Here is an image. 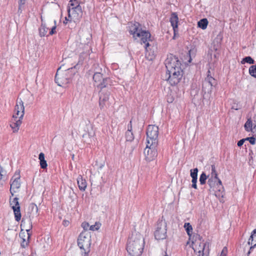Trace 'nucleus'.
Listing matches in <instances>:
<instances>
[{
    "mask_svg": "<svg viewBox=\"0 0 256 256\" xmlns=\"http://www.w3.org/2000/svg\"><path fill=\"white\" fill-rule=\"evenodd\" d=\"M248 72L252 76L256 78V64L251 66L249 68Z\"/></svg>",
    "mask_w": 256,
    "mask_h": 256,
    "instance_id": "nucleus-28",
    "label": "nucleus"
},
{
    "mask_svg": "<svg viewBox=\"0 0 256 256\" xmlns=\"http://www.w3.org/2000/svg\"><path fill=\"white\" fill-rule=\"evenodd\" d=\"M78 245L84 250V256H87L91 245V237L88 232L82 231L80 234L78 239Z\"/></svg>",
    "mask_w": 256,
    "mask_h": 256,
    "instance_id": "nucleus-5",
    "label": "nucleus"
},
{
    "mask_svg": "<svg viewBox=\"0 0 256 256\" xmlns=\"http://www.w3.org/2000/svg\"><path fill=\"white\" fill-rule=\"evenodd\" d=\"M144 239L140 234H132L129 238L126 250L130 256H140L144 250Z\"/></svg>",
    "mask_w": 256,
    "mask_h": 256,
    "instance_id": "nucleus-3",
    "label": "nucleus"
},
{
    "mask_svg": "<svg viewBox=\"0 0 256 256\" xmlns=\"http://www.w3.org/2000/svg\"><path fill=\"white\" fill-rule=\"evenodd\" d=\"M198 169L197 168H195L193 170H190V176L192 178H198Z\"/></svg>",
    "mask_w": 256,
    "mask_h": 256,
    "instance_id": "nucleus-32",
    "label": "nucleus"
},
{
    "mask_svg": "<svg viewBox=\"0 0 256 256\" xmlns=\"http://www.w3.org/2000/svg\"><path fill=\"white\" fill-rule=\"evenodd\" d=\"M246 140H245V138H243V139H242L240 140L238 142V146H241L243 145L244 142L246 141Z\"/></svg>",
    "mask_w": 256,
    "mask_h": 256,
    "instance_id": "nucleus-42",
    "label": "nucleus"
},
{
    "mask_svg": "<svg viewBox=\"0 0 256 256\" xmlns=\"http://www.w3.org/2000/svg\"><path fill=\"white\" fill-rule=\"evenodd\" d=\"M158 144L153 146L151 143H146V148L144 150V154L146 160L150 162L154 160L157 156L156 147Z\"/></svg>",
    "mask_w": 256,
    "mask_h": 256,
    "instance_id": "nucleus-8",
    "label": "nucleus"
},
{
    "mask_svg": "<svg viewBox=\"0 0 256 256\" xmlns=\"http://www.w3.org/2000/svg\"><path fill=\"white\" fill-rule=\"evenodd\" d=\"M4 172L3 168L0 165V180L3 178L2 173Z\"/></svg>",
    "mask_w": 256,
    "mask_h": 256,
    "instance_id": "nucleus-44",
    "label": "nucleus"
},
{
    "mask_svg": "<svg viewBox=\"0 0 256 256\" xmlns=\"http://www.w3.org/2000/svg\"><path fill=\"white\" fill-rule=\"evenodd\" d=\"M82 226L84 230V231H87L89 227V224L88 222H82Z\"/></svg>",
    "mask_w": 256,
    "mask_h": 256,
    "instance_id": "nucleus-39",
    "label": "nucleus"
},
{
    "mask_svg": "<svg viewBox=\"0 0 256 256\" xmlns=\"http://www.w3.org/2000/svg\"><path fill=\"white\" fill-rule=\"evenodd\" d=\"M98 228L99 226L96 224L92 225L90 228V230H98Z\"/></svg>",
    "mask_w": 256,
    "mask_h": 256,
    "instance_id": "nucleus-41",
    "label": "nucleus"
},
{
    "mask_svg": "<svg viewBox=\"0 0 256 256\" xmlns=\"http://www.w3.org/2000/svg\"><path fill=\"white\" fill-rule=\"evenodd\" d=\"M210 177L218 178V174L216 171V166L214 164L211 165Z\"/></svg>",
    "mask_w": 256,
    "mask_h": 256,
    "instance_id": "nucleus-31",
    "label": "nucleus"
},
{
    "mask_svg": "<svg viewBox=\"0 0 256 256\" xmlns=\"http://www.w3.org/2000/svg\"><path fill=\"white\" fill-rule=\"evenodd\" d=\"M228 252V249L226 247H224L222 251L220 256H226Z\"/></svg>",
    "mask_w": 256,
    "mask_h": 256,
    "instance_id": "nucleus-40",
    "label": "nucleus"
},
{
    "mask_svg": "<svg viewBox=\"0 0 256 256\" xmlns=\"http://www.w3.org/2000/svg\"><path fill=\"white\" fill-rule=\"evenodd\" d=\"M20 172H16L10 180V192L12 196L16 192L14 190H18L20 186Z\"/></svg>",
    "mask_w": 256,
    "mask_h": 256,
    "instance_id": "nucleus-12",
    "label": "nucleus"
},
{
    "mask_svg": "<svg viewBox=\"0 0 256 256\" xmlns=\"http://www.w3.org/2000/svg\"><path fill=\"white\" fill-rule=\"evenodd\" d=\"M68 18H67V17L65 18V20L64 21V24H66L68 21H71L72 18L70 20L69 18L72 17L70 14V8H68Z\"/></svg>",
    "mask_w": 256,
    "mask_h": 256,
    "instance_id": "nucleus-34",
    "label": "nucleus"
},
{
    "mask_svg": "<svg viewBox=\"0 0 256 256\" xmlns=\"http://www.w3.org/2000/svg\"><path fill=\"white\" fill-rule=\"evenodd\" d=\"M126 140L128 142H132L134 139V134L132 132L127 130L125 134Z\"/></svg>",
    "mask_w": 256,
    "mask_h": 256,
    "instance_id": "nucleus-26",
    "label": "nucleus"
},
{
    "mask_svg": "<svg viewBox=\"0 0 256 256\" xmlns=\"http://www.w3.org/2000/svg\"><path fill=\"white\" fill-rule=\"evenodd\" d=\"M33 206V207H35V208H36V211L38 210V207H37V206H36V205H35V204H34V205H33V206Z\"/></svg>",
    "mask_w": 256,
    "mask_h": 256,
    "instance_id": "nucleus-52",
    "label": "nucleus"
},
{
    "mask_svg": "<svg viewBox=\"0 0 256 256\" xmlns=\"http://www.w3.org/2000/svg\"><path fill=\"white\" fill-rule=\"evenodd\" d=\"M86 40H90V38H86Z\"/></svg>",
    "mask_w": 256,
    "mask_h": 256,
    "instance_id": "nucleus-55",
    "label": "nucleus"
},
{
    "mask_svg": "<svg viewBox=\"0 0 256 256\" xmlns=\"http://www.w3.org/2000/svg\"><path fill=\"white\" fill-rule=\"evenodd\" d=\"M10 206L12 209L14 215V218L16 222H19L21 219L20 207L18 202V198H14L10 200Z\"/></svg>",
    "mask_w": 256,
    "mask_h": 256,
    "instance_id": "nucleus-10",
    "label": "nucleus"
},
{
    "mask_svg": "<svg viewBox=\"0 0 256 256\" xmlns=\"http://www.w3.org/2000/svg\"><path fill=\"white\" fill-rule=\"evenodd\" d=\"M110 92L104 90H102L100 94L99 105L101 109L109 106Z\"/></svg>",
    "mask_w": 256,
    "mask_h": 256,
    "instance_id": "nucleus-11",
    "label": "nucleus"
},
{
    "mask_svg": "<svg viewBox=\"0 0 256 256\" xmlns=\"http://www.w3.org/2000/svg\"><path fill=\"white\" fill-rule=\"evenodd\" d=\"M30 228L28 230H26V232H27L28 234V238H30V232L31 229L32 228V223L31 222H30Z\"/></svg>",
    "mask_w": 256,
    "mask_h": 256,
    "instance_id": "nucleus-46",
    "label": "nucleus"
},
{
    "mask_svg": "<svg viewBox=\"0 0 256 256\" xmlns=\"http://www.w3.org/2000/svg\"><path fill=\"white\" fill-rule=\"evenodd\" d=\"M154 236L156 240H164L166 236V224L162 221L158 223Z\"/></svg>",
    "mask_w": 256,
    "mask_h": 256,
    "instance_id": "nucleus-9",
    "label": "nucleus"
},
{
    "mask_svg": "<svg viewBox=\"0 0 256 256\" xmlns=\"http://www.w3.org/2000/svg\"><path fill=\"white\" fill-rule=\"evenodd\" d=\"M158 128L155 125H149L146 130V143H151L153 146L158 144Z\"/></svg>",
    "mask_w": 256,
    "mask_h": 256,
    "instance_id": "nucleus-6",
    "label": "nucleus"
},
{
    "mask_svg": "<svg viewBox=\"0 0 256 256\" xmlns=\"http://www.w3.org/2000/svg\"><path fill=\"white\" fill-rule=\"evenodd\" d=\"M208 20L206 18H202L198 22V26L202 30H205L208 26Z\"/></svg>",
    "mask_w": 256,
    "mask_h": 256,
    "instance_id": "nucleus-23",
    "label": "nucleus"
},
{
    "mask_svg": "<svg viewBox=\"0 0 256 256\" xmlns=\"http://www.w3.org/2000/svg\"><path fill=\"white\" fill-rule=\"evenodd\" d=\"M217 85V80L212 75L210 70L207 72L206 77L202 84V92L204 96L210 98L214 88Z\"/></svg>",
    "mask_w": 256,
    "mask_h": 256,
    "instance_id": "nucleus-4",
    "label": "nucleus"
},
{
    "mask_svg": "<svg viewBox=\"0 0 256 256\" xmlns=\"http://www.w3.org/2000/svg\"><path fill=\"white\" fill-rule=\"evenodd\" d=\"M252 121L248 119L244 124V128L246 131L249 132L252 130Z\"/></svg>",
    "mask_w": 256,
    "mask_h": 256,
    "instance_id": "nucleus-27",
    "label": "nucleus"
},
{
    "mask_svg": "<svg viewBox=\"0 0 256 256\" xmlns=\"http://www.w3.org/2000/svg\"><path fill=\"white\" fill-rule=\"evenodd\" d=\"M40 166L42 168H46L48 166L46 161V160L40 161Z\"/></svg>",
    "mask_w": 256,
    "mask_h": 256,
    "instance_id": "nucleus-36",
    "label": "nucleus"
},
{
    "mask_svg": "<svg viewBox=\"0 0 256 256\" xmlns=\"http://www.w3.org/2000/svg\"><path fill=\"white\" fill-rule=\"evenodd\" d=\"M70 6L72 7H74L78 4H80V2H78V0H70Z\"/></svg>",
    "mask_w": 256,
    "mask_h": 256,
    "instance_id": "nucleus-37",
    "label": "nucleus"
},
{
    "mask_svg": "<svg viewBox=\"0 0 256 256\" xmlns=\"http://www.w3.org/2000/svg\"><path fill=\"white\" fill-rule=\"evenodd\" d=\"M28 242H26L24 239H23V242L21 243V246L24 248L28 246Z\"/></svg>",
    "mask_w": 256,
    "mask_h": 256,
    "instance_id": "nucleus-45",
    "label": "nucleus"
},
{
    "mask_svg": "<svg viewBox=\"0 0 256 256\" xmlns=\"http://www.w3.org/2000/svg\"><path fill=\"white\" fill-rule=\"evenodd\" d=\"M26 0H18V12H22V8L26 4Z\"/></svg>",
    "mask_w": 256,
    "mask_h": 256,
    "instance_id": "nucleus-33",
    "label": "nucleus"
},
{
    "mask_svg": "<svg viewBox=\"0 0 256 256\" xmlns=\"http://www.w3.org/2000/svg\"><path fill=\"white\" fill-rule=\"evenodd\" d=\"M128 27L130 34L134 40L140 38V44H144V48L147 51L148 48L150 46L149 42L152 41L150 32L142 30V24L138 22H130Z\"/></svg>",
    "mask_w": 256,
    "mask_h": 256,
    "instance_id": "nucleus-2",
    "label": "nucleus"
},
{
    "mask_svg": "<svg viewBox=\"0 0 256 256\" xmlns=\"http://www.w3.org/2000/svg\"><path fill=\"white\" fill-rule=\"evenodd\" d=\"M164 256H168L166 254H166L164 255Z\"/></svg>",
    "mask_w": 256,
    "mask_h": 256,
    "instance_id": "nucleus-56",
    "label": "nucleus"
},
{
    "mask_svg": "<svg viewBox=\"0 0 256 256\" xmlns=\"http://www.w3.org/2000/svg\"><path fill=\"white\" fill-rule=\"evenodd\" d=\"M216 178L210 177L208 181V184L210 188H213L216 182Z\"/></svg>",
    "mask_w": 256,
    "mask_h": 256,
    "instance_id": "nucleus-29",
    "label": "nucleus"
},
{
    "mask_svg": "<svg viewBox=\"0 0 256 256\" xmlns=\"http://www.w3.org/2000/svg\"><path fill=\"white\" fill-rule=\"evenodd\" d=\"M192 186L195 188V189H196L197 188V185H196V184H192Z\"/></svg>",
    "mask_w": 256,
    "mask_h": 256,
    "instance_id": "nucleus-50",
    "label": "nucleus"
},
{
    "mask_svg": "<svg viewBox=\"0 0 256 256\" xmlns=\"http://www.w3.org/2000/svg\"><path fill=\"white\" fill-rule=\"evenodd\" d=\"M216 185H220V186H222V181L220 180L218 178V179H216Z\"/></svg>",
    "mask_w": 256,
    "mask_h": 256,
    "instance_id": "nucleus-48",
    "label": "nucleus"
},
{
    "mask_svg": "<svg viewBox=\"0 0 256 256\" xmlns=\"http://www.w3.org/2000/svg\"><path fill=\"white\" fill-rule=\"evenodd\" d=\"M68 222H69L68 221H64V224L65 226H67L68 224Z\"/></svg>",
    "mask_w": 256,
    "mask_h": 256,
    "instance_id": "nucleus-51",
    "label": "nucleus"
},
{
    "mask_svg": "<svg viewBox=\"0 0 256 256\" xmlns=\"http://www.w3.org/2000/svg\"><path fill=\"white\" fill-rule=\"evenodd\" d=\"M72 16L74 20H78L82 17V10L80 4H78L72 8Z\"/></svg>",
    "mask_w": 256,
    "mask_h": 256,
    "instance_id": "nucleus-15",
    "label": "nucleus"
},
{
    "mask_svg": "<svg viewBox=\"0 0 256 256\" xmlns=\"http://www.w3.org/2000/svg\"><path fill=\"white\" fill-rule=\"evenodd\" d=\"M247 246L248 248H249V250L247 252V256H250L252 249L256 246V229L252 230L251 236L246 244V246Z\"/></svg>",
    "mask_w": 256,
    "mask_h": 256,
    "instance_id": "nucleus-14",
    "label": "nucleus"
},
{
    "mask_svg": "<svg viewBox=\"0 0 256 256\" xmlns=\"http://www.w3.org/2000/svg\"><path fill=\"white\" fill-rule=\"evenodd\" d=\"M168 102H172V100H170V101H168Z\"/></svg>",
    "mask_w": 256,
    "mask_h": 256,
    "instance_id": "nucleus-54",
    "label": "nucleus"
},
{
    "mask_svg": "<svg viewBox=\"0 0 256 256\" xmlns=\"http://www.w3.org/2000/svg\"><path fill=\"white\" fill-rule=\"evenodd\" d=\"M246 140H248L252 144H254L256 143V138L254 136L248 137L245 138Z\"/></svg>",
    "mask_w": 256,
    "mask_h": 256,
    "instance_id": "nucleus-35",
    "label": "nucleus"
},
{
    "mask_svg": "<svg viewBox=\"0 0 256 256\" xmlns=\"http://www.w3.org/2000/svg\"><path fill=\"white\" fill-rule=\"evenodd\" d=\"M77 183L80 190L81 191L85 190L87 186L86 182L80 175L77 178Z\"/></svg>",
    "mask_w": 256,
    "mask_h": 256,
    "instance_id": "nucleus-18",
    "label": "nucleus"
},
{
    "mask_svg": "<svg viewBox=\"0 0 256 256\" xmlns=\"http://www.w3.org/2000/svg\"><path fill=\"white\" fill-rule=\"evenodd\" d=\"M241 63L242 64H244L246 63L254 64V60L251 56H248L242 58V60L241 61Z\"/></svg>",
    "mask_w": 256,
    "mask_h": 256,
    "instance_id": "nucleus-25",
    "label": "nucleus"
},
{
    "mask_svg": "<svg viewBox=\"0 0 256 256\" xmlns=\"http://www.w3.org/2000/svg\"><path fill=\"white\" fill-rule=\"evenodd\" d=\"M168 102H172V100H170V101H168Z\"/></svg>",
    "mask_w": 256,
    "mask_h": 256,
    "instance_id": "nucleus-53",
    "label": "nucleus"
},
{
    "mask_svg": "<svg viewBox=\"0 0 256 256\" xmlns=\"http://www.w3.org/2000/svg\"><path fill=\"white\" fill-rule=\"evenodd\" d=\"M104 78L100 72H96L93 76L94 85L96 86V84L100 83Z\"/></svg>",
    "mask_w": 256,
    "mask_h": 256,
    "instance_id": "nucleus-20",
    "label": "nucleus"
},
{
    "mask_svg": "<svg viewBox=\"0 0 256 256\" xmlns=\"http://www.w3.org/2000/svg\"><path fill=\"white\" fill-rule=\"evenodd\" d=\"M54 22L55 25L52 28L51 30H50V32H49L50 35H52L56 32V20H54Z\"/></svg>",
    "mask_w": 256,
    "mask_h": 256,
    "instance_id": "nucleus-38",
    "label": "nucleus"
},
{
    "mask_svg": "<svg viewBox=\"0 0 256 256\" xmlns=\"http://www.w3.org/2000/svg\"><path fill=\"white\" fill-rule=\"evenodd\" d=\"M24 113V102L21 99H18L16 100V104L14 108V114L13 115V118H22Z\"/></svg>",
    "mask_w": 256,
    "mask_h": 256,
    "instance_id": "nucleus-13",
    "label": "nucleus"
},
{
    "mask_svg": "<svg viewBox=\"0 0 256 256\" xmlns=\"http://www.w3.org/2000/svg\"><path fill=\"white\" fill-rule=\"evenodd\" d=\"M208 178L206 174L203 172L200 176L199 181L200 184H206V180Z\"/></svg>",
    "mask_w": 256,
    "mask_h": 256,
    "instance_id": "nucleus-30",
    "label": "nucleus"
},
{
    "mask_svg": "<svg viewBox=\"0 0 256 256\" xmlns=\"http://www.w3.org/2000/svg\"><path fill=\"white\" fill-rule=\"evenodd\" d=\"M184 228H185L186 231L187 232V234L189 236H191L192 232V225L189 222H186L184 224Z\"/></svg>",
    "mask_w": 256,
    "mask_h": 256,
    "instance_id": "nucleus-24",
    "label": "nucleus"
},
{
    "mask_svg": "<svg viewBox=\"0 0 256 256\" xmlns=\"http://www.w3.org/2000/svg\"><path fill=\"white\" fill-rule=\"evenodd\" d=\"M132 121L130 122V124L128 126V130L132 132Z\"/></svg>",
    "mask_w": 256,
    "mask_h": 256,
    "instance_id": "nucleus-47",
    "label": "nucleus"
},
{
    "mask_svg": "<svg viewBox=\"0 0 256 256\" xmlns=\"http://www.w3.org/2000/svg\"><path fill=\"white\" fill-rule=\"evenodd\" d=\"M14 122L10 124V127L13 130L14 132H16L19 129V126L22 124V118H14Z\"/></svg>",
    "mask_w": 256,
    "mask_h": 256,
    "instance_id": "nucleus-19",
    "label": "nucleus"
},
{
    "mask_svg": "<svg viewBox=\"0 0 256 256\" xmlns=\"http://www.w3.org/2000/svg\"><path fill=\"white\" fill-rule=\"evenodd\" d=\"M198 178H192V184H196Z\"/></svg>",
    "mask_w": 256,
    "mask_h": 256,
    "instance_id": "nucleus-49",
    "label": "nucleus"
},
{
    "mask_svg": "<svg viewBox=\"0 0 256 256\" xmlns=\"http://www.w3.org/2000/svg\"><path fill=\"white\" fill-rule=\"evenodd\" d=\"M60 68H59L56 73L55 76V82L60 86H62L63 84H66L69 83L70 80L74 75V72H72L73 68H70L67 70L65 72V76H60L59 71Z\"/></svg>",
    "mask_w": 256,
    "mask_h": 256,
    "instance_id": "nucleus-7",
    "label": "nucleus"
},
{
    "mask_svg": "<svg viewBox=\"0 0 256 256\" xmlns=\"http://www.w3.org/2000/svg\"><path fill=\"white\" fill-rule=\"evenodd\" d=\"M48 28L44 24H42L40 28H39V34L40 37L44 36L47 32Z\"/></svg>",
    "mask_w": 256,
    "mask_h": 256,
    "instance_id": "nucleus-22",
    "label": "nucleus"
},
{
    "mask_svg": "<svg viewBox=\"0 0 256 256\" xmlns=\"http://www.w3.org/2000/svg\"><path fill=\"white\" fill-rule=\"evenodd\" d=\"M209 244L208 242L205 243H201L198 248V252L199 254L198 256H208V249H206V248H208Z\"/></svg>",
    "mask_w": 256,
    "mask_h": 256,
    "instance_id": "nucleus-17",
    "label": "nucleus"
},
{
    "mask_svg": "<svg viewBox=\"0 0 256 256\" xmlns=\"http://www.w3.org/2000/svg\"><path fill=\"white\" fill-rule=\"evenodd\" d=\"M110 82V79L109 78H103L100 83L96 84V86L98 88L102 89L106 88Z\"/></svg>",
    "mask_w": 256,
    "mask_h": 256,
    "instance_id": "nucleus-21",
    "label": "nucleus"
},
{
    "mask_svg": "<svg viewBox=\"0 0 256 256\" xmlns=\"http://www.w3.org/2000/svg\"><path fill=\"white\" fill-rule=\"evenodd\" d=\"M38 158H39V160H40V161H42V160H45V159H44V153H42V152H40V153L39 154Z\"/></svg>",
    "mask_w": 256,
    "mask_h": 256,
    "instance_id": "nucleus-43",
    "label": "nucleus"
},
{
    "mask_svg": "<svg viewBox=\"0 0 256 256\" xmlns=\"http://www.w3.org/2000/svg\"><path fill=\"white\" fill-rule=\"evenodd\" d=\"M255 118H256V117Z\"/></svg>",
    "mask_w": 256,
    "mask_h": 256,
    "instance_id": "nucleus-57",
    "label": "nucleus"
},
{
    "mask_svg": "<svg viewBox=\"0 0 256 256\" xmlns=\"http://www.w3.org/2000/svg\"><path fill=\"white\" fill-rule=\"evenodd\" d=\"M180 65L178 58L172 55L168 56L165 60L167 70L166 79L172 86L178 84L182 78L183 72Z\"/></svg>",
    "mask_w": 256,
    "mask_h": 256,
    "instance_id": "nucleus-1",
    "label": "nucleus"
},
{
    "mask_svg": "<svg viewBox=\"0 0 256 256\" xmlns=\"http://www.w3.org/2000/svg\"><path fill=\"white\" fill-rule=\"evenodd\" d=\"M172 26V27L174 34H176L178 32V16L176 12H172L170 20Z\"/></svg>",
    "mask_w": 256,
    "mask_h": 256,
    "instance_id": "nucleus-16",
    "label": "nucleus"
}]
</instances>
